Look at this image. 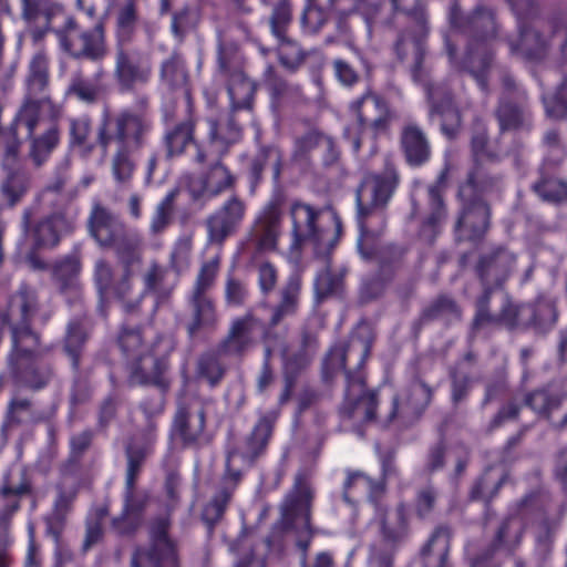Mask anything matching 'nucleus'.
Returning a JSON list of instances; mask_svg holds the SVG:
<instances>
[{"instance_id":"5701e85b","label":"nucleus","mask_w":567,"mask_h":567,"mask_svg":"<svg viewBox=\"0 0 567 567\" xmlns=\"http://www.w3.org/2000/svg\"><path fill=\"white\" fill-rule=\"evenodd\" d=\"M221 158L218 154V158L202 175H184L183 179L193 202L205 204L207 200L235 187L236 176L223 163Z\"/></svg>"},{"instance_id":"39448f33","label":"nucleus","mask_w":567,"mask_h":567,"mask_svg":"<svg viewBox=\"0 0 567 567\" xmlns=\"http://www.w3.org/2000/svg\"><path fill=\"white\" fill-rule=\"evenodd\" d=\"M517 267V255L507 246L495 245L482 251L474 265L473 274L480 286L474 299V316L470 324V337L488 327L494 318L491 302L494 293L504 291Z\"/></svg>"},{"instance_id":"423d86ee","label":"nucleus","mask_w":567,"mask_h":567,"mask_svg":"<svg viewBox=\"0 0 567 567\" xmlns=\"http://www.w3.org/2000/svg\"><path fill=\"white\" fill-rule=\"evenodd\" d=\"M117 340L123 353L133 361L130 382L138 385H154L162 392H166L171 386L169 358L176 350V340L165 334L155 338L147 350V355L152 359L151 367L143 362L145 351L140 327L123 324Z\"/></svg>"},{"instance_id":"e2e57ef3","label":"nucleus","mask_w":567,"mask_h":567,"mask_svg":"<svg viewBox=\"0 0 567 567\" xmlns=\"http://www.w3.org/2000/svg\"><path fill=\"white\" fill-rule=\"evenodd\" d=\"M94 435L93 430L85 429L70 437V455L60 466V471L65 474H80L82 456L91 447Z\"/></svg>"},{"instance_id":"9b49d317","label":"nucleus","mask_w":567,"mask_h":567,"mask_svg":"<svg viewBox=\"0 0 567 567\" xmlns=\"http://www.w3.org/2000/svg\"><path fill=\"white\" fill-rule=\"evenodd\" d=\"M61 50L75 60L103 61L107 53L105 22L100 19L92 28L83 29L78 20L69 16L63 25L54 30Z\"/></svg>"},{"instance_id":"4d7b16f0","label":"nucleus","mask_w":567,"mask_h":567,"mask_svg":"<svg viewBox=\"0 0 567 567\" xmlns=\"http://www.w3.org/2000/svg\"><path fill=\"white\" fill-rule=\"evenodd\" d=\"M230 99L231 112L239 110L251 111L254 107L257 85L245 73L224 80Z\"/></svg>"},{"instance_id":"680f3d73","label":"nucleus","mask_w":567,"mask_h":567,"mask_svg":"<svg viewBox=\"0 0 567 567\" xmlns=\"http://www.w3.org/2000/svg\"><path fill=\"white\" fill-rule=\"evenodd\" d=\"M92 134V120L89 115L71 117L69 120L68 135L69 146L72 150H79L85 155L91 154L97 146L96 141L90 142Z\"/></svg>"},{"instance_id":"c756f323","label":"nucleus","mask_w":567,"mask_h":567,"mask_svg":"<svg viewBox=\"0 0 567 567\" xmlns=\"http://www.w3.org/2000/svg\"><path fill=\"white\" fill-rule=\"evenodd\" d=\"M277 417L278 414L276 412L262 414L251 432L246 436L243 444L228 451L226 463L230 457V467H233L234 458L240 456L243 461L250 466L256 460L262 456L271 439Z\"/></svg>"},{"instance_id":"6ab92c4d","label":"nucleus","mask_w":567,"mask_h":567,"mask_svg":"<svg viewBox=\"0 0 567 567\" xmlns=\"http://www.w3.org/2000/svg\"><path fill=\"white\" fill-rule=\"evenodd\" d=\"M34 207H25L21 216V228L35 249L55 247L63 235L74 229V220L62 209L34 219Z\"/></svg>"},{"instance_id":"f8f14e48","label":"nucleus","mask_w":567,"mask_h":567,"mask_svg":"<svg viewBox=\"0 0 567 567\" xmlns=\"http://www.w3.org/2000/svg\"><path fill=\"white\" fill-rule=\"evenodd\" d=\"M42 340L11 344L8 368L13 382L31 391L47 388L55 377L54 365L40 361Z\"/></svg>"},{"instance_id":"de8ad7c7","label":"nucleus","mask_w":567,"mask_h":567,"mask_svg":"<svg viewBox=\"0 0 567 567\" xmlns=\"http://www.w3.org/2000/svg\"><path fill=\"white\" fill-rule=\"evenodd\" d=\"M104 72L101 70L94 79L87 78L82 70L74 71L65 89V96L74 99L86 105L96 104L104 94V87L100 79Z\"/></svg>"},{"instance_id":"69168bd1","label":"nucleus","mask_w":567,"mask_h":567,"mask_svg":"<svg viewBox=\"0 0 567 567\" xmlns=\"http://www.w3.org/2000/svg\"><path fill=\"white\" fill-rule=\"evenodd\" d=\"M152 449L137 444L134 440H127L124 446L126 468L125 484H136L143 466L148 456L153 454Z\"/></svg>"},{"instance_id":"f3484780","label":"nucleus","mask_w":567,"mask_h":567,"mask_svg":"<svg viewBox=\"0 0 567 567\" xmlns=\"http://www.w3.org/2000/svg\"><path fill=\"white\" fill-rule=\"evenodd\" d=\"M42 111L17 112L16 124L25 128L27 154L25 158L33 168L43 167L61 143L62 132L60 126L61 117H53L49 114L48 126L38 132L41 122Z\"/></svg>"},{"instance_id":"bf43d9fd","label":"nucleus","mask_w":567,"mask_h":567,"mask_svg":"<svg viewBox=\"0 0 567 567\" xmlns=\"http://www.w3.org/2000/svg\"><path fill=\"white\" fill-rule=\"evenodd\" d=\"M226 357L219 352V347L203 352L196 362L197 377L207 381V383L214 388L218 385L224 379L227 367L221 361V358Z\"/></svg>"},{"instance_id":"c9c22d12","label":"nucleus","mask_w":567,"mask_h":567,"mask_svg":"<svg viewBox=\"0 0 567 567\" xmlns=\"http://www.w3.org/2000/svg\"><path fill=\"white\" fill-rule=\"evenodd\" d=\"M400 151L410 167L425 165L432 155V147L426 133L415 122H405L399 133Z\"/></svg>"},{"instance_id":"412c9836","label":"nucleus","mask_w":567,"mask_h":567,"mask_svg":"<svg viewBox=\"0 0 567 567\" xmlns=\"http://www.w3.org/2000/svg\"><path fill=\"white\" fill-rule=\"evenodd\" d=\"M286 204V193L281 188H276L255 218L249 237L257 252L275 251L277 249L282 230Z\"/></svg>"},{"instance_id":"49530a36","label":"nucleus","mask_w":567,"mask_h":567,"mask_svg":"<svg viewBox=\"0 0 567 567\" xmlns=\"http://www.w3.org/2000/svg\"><path fill=\"white\" fill-rule=\"evenodd\" d=\"M159 83L168 91H184L188 93L189 71L184 55L173 51L159 64Z\"/></svg>"},{"instance_id":"72a5a7b5","label":"nucleus","mask_w":567,"mask_h":567,"mask_svg":"<svg viewBox=\"0 0 567 567\" xmlns=\"http://www.w3.org/2000/svg\"><path fill=\"white\" fill-rule=\"evenodd\" d=\"M240 480L241 472L237 468L230 467L229 458L227 462V471L223 475L217 492L206 504L202 513V519L207 527L209 536H212L215 526L223 519L226 508Z\"/></svg>"},{"instance_id":"cd10ccee","label":"nucleus","mask_w":567,"mask_h":567,"mask_svg":"<svg viewBox=\"0 0 567 567\" xmlns=\"http://www.w3.org/2000/svg\"><path fill=\"white\" fill-rule=\"evenodd\" d=\"M113 76L121 92H131L136 84L148 82L152 70L142 61L141 52L132 47L115 48Z\"/></svg>"},{"instance_id":"6e6552de","label":"nucleus","mask_w":567,"mask_h":567,"mask_svg":"<svg viewBox=\"0 0 567 567\" xmlns=\"http://www.w3.org/2000/svg\"><path fill=\"white\" fill-rule=\"evenodd\" d=\"M557 298L540 293L532 302L517 303L509 293H504L502 305L488 327H505L508 330L532 329L537 334L553 330L558 320Z\"/></svg>"},{"instance_id":"a878e982","label":"nucleus","mask_w":567,"mask_h":567,"mask_svg":"<svg viewBox=\"0 0 567 567\" xmlns=\"http://www.w3.org/2000/svg\"><path fill=\"white\" fill-rule=\"evenodd\" d=\"M262 326V321L252 310L234 318L227 333L219 340V352L235 358H244L246 353L257 344L256 331Z\"/></svg>"},{"instance_id":"ea45409f","label":"nucleus","mask_w":567,"mask_h":567,"mask_svg":"<svg viewBox=\"0 0 567 567\" xmlns=\"http://www.w3.org/2000/svg\"><path fill=\"white\" fill-rule=\"evenodd\" d=\"M91 236L102 247H111L112 243L125 230L124 224L106 207L95 204L89 217Z\"/></svg>"},{"instance_id":"aec40b11","label":"nucleus","mask_w":567,"mask_h":567,"mask_svg":"<svg viewBox=\"0 0 567 567\" xmlns=\"http://www.w3.org/2000/svg\"><path fill=\"white\" fill-rule=\"evenodd\" d=\"M291 219V251H300L306 244L313 245L316 250L332 248L333 243L326 229L319 225L321 209L295 199L289 207Z\"/></svg>"},{"instance_id":"7ed1b4c3","label":"nucleus","mask_w":567,"mask_h":567,"mask_svg":"<svg viewBox=\"0 0 567 567\" xmlns=\"http://www.w3.org/2000/svg\"><path fill=\"white\" fill-rule=\"evenodd\" d=\"M153 128L151 101L146 94L135 97L134 104L112 113L105 107L96 125V145L107 153L112 145L111 173L115 183L128 187L137 167L134 154L147 143Z\"/></svg>"},{"instance_id":"f03ea898","label":"nucleus","mask_w":567,"mask_h":567,"mask_svg":"<svg viewBox=\"0 0 567 567\" xmlns=\"http://www.w3.org/2000/svg\"><path fill=\"white\" fill-rule=\"evenodd\" d=\"M375 339L373 328L361 321L347 340L337 342L327 353L322 363V380L330 383L343 371L346 375L344 400L339 413L343 419L361 423L379 422L378 392L369 390L362 369L368 360Z\"/></svg>"},{"instance_id":"6e6d98bb","label":"nucleus","mask_w":567,"mask_h":567,"mask_svg":"<svg viewBox=\"0 0 567 567\" xmlns=\"http://www.w3.org/2000/svg\"><path fill=\"white\" fill-rule=\"evenodd\" d=\"M138 25V13L133 1L120 7L115 13V48L131 47Z\"/></svg>"},{"instance_id":"b1692460","label":"nucleus","mask_w":567,"mask_h":567,"mask_svg":"<svg viewBox=\"0 0 567 567\" xmlns=\"http://www.w3.org/2000/svg\"><path fill=\"white\" fill-rule=\"evenodd\" d=\"M206 411L195 401H182L174 415L172 434L179 439L184 447H199L208 441L205 435Z\"/></svg>"},{"instance_id":"603ef678","label":"nucleus","mask_w":567,"mask_h":567,"mask_svg":"<svg viewBox=\"0 0 567 567\" xmlns=\"http://www.w3.org/2000/svg\"><path fill=\"white\" fill-rule=\"evenodd\" d=\"M427 207L429 213L420 231L425 239L433 241L447 218V207L443 195L434 188H427Z\"/></svg>"},{"instance_id":"393cba45","label":"nucleus","mask_w":567,"mask_h":567,"mask_svg":"<svg viewBox=\"0 0 567 567\" xmlns=\"http://www.w3.org/2000/svg\"><path fill=\"white\" fill-rule=\"evenodd\" d=\"M247 203L240 196H229L215 213L206 219L207 237L212 245L221 246L243 224Z\"/></svg>"},{"instance_id":"ddd939ff","label":"nucleus","mask_w":567,"mask_h":567,"mask_svg":"<svg viewBox=\"0 0 567 567\" xmlns=\"http://www.w3.org/2000/svg\"><path fill=\"white\" fill-rule=\"evenodd\" d=\"M434 390L421 378H414L380 411V424L400 430L416 424L432 403Z\"/></svg>"},{"instance_id":"4468645a","label":"nucleus","mask_w":567,"mask_h":567,"mask_svg":"<svg viewBox=\"0 0 567 567\" xmlns=\"http://www.w3.org/2000/svg\"><path fill=\"white\" fill-rule=\"evenodd\" d=\"M40 307L37 289L28 284H21L9 296L7 307L0 313V320L8 327L11 344L42 340L41 333L32 326Z\"/></svg>"},{"instance_id":"20e7f679","label":"nucleus","mask_w":567,"mask_h":567,"mask_svg":"<svg viewBox=\"0 0 567 567\" xmlns=\"http://www.w3.org/2000/svg\"><path fill=\"white\" fill-rule=\"evenodd\" d=\"M450 31L445 34V49L452 62L457 60L455 37H466L463 68L476 80L485 93L489 91L488 71L494 51L491 42L497 38L499 25L496 10L484 3H477L468 13L463 12L458 1H453L449 10Z\"/></svg>"},{"instance_id":"bb28decb","label":"nucleus","mask_w":567,"mask_h":567,"mask_svg":"<svg viewBox=\"0 0 567 567\" xmlns=\"http://www.w3.org/2000/svg\"><path fill=\"white\" fill-rule=\"evenodd\" d=\"M426 97L429 105V120H440L442 134L454 140L462 128V114L454 101L453 93L440 85H429L426 87Z\"/></svg>"},{"instance_id":"79ce46f5","label":"nucleus","mask_w":567,"mask_h":567,"mask_svg":"<svg viewBox=\"0 0 567 567\" xmlns=\"http://www.w3.org/2000/svg\"><path fill=\"white\" fill-rule=\"evenodd\" d=\"M168 269L156 260H152L142 276L143 280V295H151L154 298V309L156 312L158 308L167 305L171 301L174 284L167 281Z\"/></svg>"},{"instance_id":"473e14b6","label":"nucleus","mask_w":567,"mask_h":567,"mask_svg":"<svg viewBox=\"0 0 567 567\" xmlns=\"http://www.w3.org/2000/svg\"><path fill=\"white\" fill-rule=\"evenodd\" d=\"M524 403L539 417L549 421L555 429L567 426V394L537 389L525 395Z\"/></svg>"},{"instance_id":"37998d69","label":"nucleus","mask_w":567,"mask_h":567,"mask_svg":"<svg viewBox=\"0 0 567 567\" xmlns=\"http://www.w3.org/2000/svg\"><path fill=\"white\" fill-rule=\"evenodd\" d=\"M262 83L270 96L271 107L275 110L297 102L302 96L301 87L286 80L271 64H268L264 71Z\"/></svg>"},{"instance_id":"7c9ffc66","label":"nucleus","mask_w":567,"mask_h":567,"mask_svg":"<svg viewBox=\"0 0 567 567\" xmlns=\"http://www.w3.org/2000/svg\"><path fill=\"white\" fill-rule=\"evenodd\" d=\"M505 189V175L483 162L473 165L457 190L466 192L472 197L501 198Z\"/></svg>"},{"instance_id":"2eb2a0df","label":"nucleus","mask_w":567,"mask_h":567,"mask_svg":"<svg viewBox=\"0 0 567 567\" xmlns=\"http://www.w3.org/2000/svg\"><path fill=\"white\" fill-rule=\"evenodd\" d=\"M23 84L24 95L18 112L47 110L53 117H62L63 106L50 95V56L44 48L30 56Z\"/></svg>"},{"instance_id":"58836bf2","label":"nucleus","mask_w":567,"mask_h":567,"mask_svg":"<svg viewBox=\"0 0 567 567\" xmlns=\"http://www.w3.org/2000/svg\"><path fill=\"white\" fill-rule=\"evenodd\" d=\"M302 281L300 275H291L278 290V300L269 308L271 326H281L295 317L300 307Z\"/></svg>"},{"instance_id":"9d476101","label":"nucleus","mask_w":567,"mask_h":567,"mask_svg":"<svg viewBox=\"0 0 567 567\" xmlns=\"http://www.w3.org/2000/svg\"><path fill=\"white\" fill-rule=\"evenodd\" d=\"M499 84L501 90L493 112L499 132H530L534 116L527 90L506 70L499 74Z\"/></svg>"},{"instance_id":"09e8293b","label":"nucleus","mask_w":567,"mask_h":567,"mask_svg":"<svg viewBox=\"0 0 567 567\" xmlns=\"http://www.w3.org/2000/svg\"><path fill=\"white\" fill-rule=\"evenodd\" d=\"M511 52L530 61H538L546 56L549 49V39L538 29L519 24V42L509 41Z\"/></svg>"},{"instance_id":"dca6fc26","label":"nucleus","mask_w":567,"mask_h":567,"mask_svg":"<svg viewBox=\"0 0 567 567\" xmlns=\"http://www.w3.org/2000/svg\"><path fill=\"white\" fill-rule=\"evenodd\" d=\"M429 32V17L425 7L423 4L413 6L412 11L408 12L405 25L398 33L393 44L399 60L412 61L411 72L415 81L422 80Z\"/></svg>"},{"instance_id":"864d4df0","label":"nucleus","mask_w":567,"mask_h":567,"mask_svg":"<svg viewBox=\"0 0 567 567\" xmlns=\"http://www.w3.org/2000/svg\"><path fill=\"white\" fill-rule=\"evenodd\" d=\"M93 279L101 298H125L132 295L133 290L120 291L118 285L122 281V274L116 278L113 266L105 259H97L94 264Z\"/></svg>"},{"instance_id":"f257e3e1","label":"nucleus","mask_w":567,"mask_h":567,"mask_svg":"<svg viewBox=\"0 0 567 567\" xmlns=\"http://www.w3.org/2000/svg\"><path fill=\"white\" fill-rule=\"evenodd\" d=\"M400 183L398 163L392 154H385L382 169L365 173L355 190L357 220L361 231L358 248L364 259L378 261L377 279L382 285L392 280L401 266L404 251L393 245L373 251L364 247V240L368 236L383 230L384 210Z\"/></svg>"},{"instance_id":"8fccbe9b","label":"nucleus","mask_w":567,"mask_h":567,"mask_svg":"<svg viewBox=\"0 0 567 567\" xmlns=\"http://www.w3.org/2000/svg\"><path fill=\"white\" fill-rule=\"evenodd\" d=\"M144 414V424L137 430L136 437H132L137 444L154 450L157 441L158 420L164 411V398L159 395L155 400H146L140 405Z\"/></svg>"},{"instance_id":"3c124183","label":"nucleus","mask_w":567,"mask_h":567,"mask_svg":"<svg viewBox=\"0 0 567 567\" xmlns=\"http://www.w3.org/2000/svg\"><path fill=\"white\" fill-rule=\"evenodd\" d=\"M207 123L209 126L208 140L212 144L218 146V154L223 157L228 153L231 145L240 141L243 135L241 126L237 123L234 112L224 122L208 118Z\"/></svg>"},{"instance_id":"e433bc0d","label":"nucleus","mask_w":567,"mask_h":567,"mask_svg":"<svg viewBox=\"0 0 567 567\" xmlns=\"http://www.w3.org/2000/svg\"><path fill=\"white\" fill-rule=\"evenodd\" d=\"M463 309L456 299L447 293L434 297L412 323L413 334L417 337L424 326L433 321H443L445 326L461 321Z\"/></svg>"},{"instance_id":"c85d7f7f","label":"nucleus","mask_w":567,"mask_h":567,"mask_svg":"<svg viewBox=\"0 0 567 567\" xmlns=\"http://www.w3.org/2000/svg\"><path fill=\"white\" fill-rule=\"evenodd\" d=\"M374 523L382 543L393 555L395 549L404 543L410 534V523L408 507L404 502H400L394 511L390 512L383 504H377Z\"/></svg>"},{"instance_id":"a211bd4d","label":"nucleus","mask_w":567,"mask_h":567,"mask_svg":"<svg viewBox=\"0 0 567 567\" xmlns=\"http://www.w3.org/2000/svg\"><path fill=\"white\" fill-rule=\"evenodd\" d=\"M313 499V489L305 473H297L293 485L285 496L280 505V524L284 530L296 528L298 519L301 520L302 528L307 532L306 539H298L297 546L305 553L308 550L313 530L311 527V504Z\"/></svg>"},{"instance_id":"4c0bfd02","label":"nucleus","mask_w":567,"mask_h":567,"mask_svg":"<svg viewBox=\"0 0 567 567\" xmlns=\"http://www.w3.org/2000/svg\"><path fill=\"white\" fill-rule=\"evenodd\" d=\"M90 337L91 324L85 312L76 315L68 322L63 337V351L76 373L80 372L81 361Z\"/></svg>"},{"instance_id":"1a4fd4ad","label":"nucleus","mask_w":567,"mask_h":567,"mask_svg":"<svg viewBox=\"0 0 567 567\" xmlns=\"http://www.w3.org/2000/svg\"><path fill=\"white\" fill-rule=\"evenodd\" d=\"M169 511L151 517L146 523L147 544L136 546L131 567H181L178 543L172 536Z\"/></svg>"},{"instance_id":"0e129e2a","label":"nucleus","mask_w":567,"mask_h":567,"mask_svg":"<svg viewBox=\"0 0 567 567\" xmlns=\"http://www.w3.org/2000/svg\"><path fill=\"white\" fill-rule=\"evenodd\" d=\"M24 415L29 416L30 422L40 423L49 419L43 412H35L33 402L28 398L13 396L7 406L6 423L9 426L21 425L25 420Z\"/></svg>"},{"instance_id":"a19ab883","label":"nucleus","mask_w":567,"mask_h":567,"mask_svg":"<svg viewBox=\"0 0 567 567\" xmlns=\"http://www.w3.org/2000/svg\"><path fill=\"white\" fill-rule=\"evenodd\" d=\"M267 165L271 166L274 182L278 185L284 165V154L279 147L274 145L261 146L257 154L250 159L248 165V181L251 194H255L261 183Z\"/></svg>"},{"instance_id":"13d9d810","label":"nucleus","mask_w":567,"mask_h":567,"mask_svg":"<svg viewBox=\"0 0 567 567\" xmlns=\"http://www.w3.org/2000/svg\"><path fill=\"white\" fill-rule=\"evenodd\" d=\"M244 72V58L239 45L233 41L219 40L217 45V74L227 80Z\"/></svg>"},{"instance_id":"c03bdc74","label":"nucleus","mask_w":567,"mask_h":567,"mask_svg":"<svg viewBox=\"0 0 567 567\" xmlns=\"http://www.w3.org/2000/svg\"><path fill=\"white\" fill-rule=\"evenodd\" d=\"M525 527L522 520L514 516L504 518L496 527L486 548L502 556H513L522 544Z\"/></svg>"},{"instance_id":"4be33fe9","label":"nucleus","mask_w":567,"mask_h":567,"mask_svg":"<svg viewBox=\"0 0 567 567\" xmlns=\"http://www.w3.org/2000/svg\"><path fill=\"white\" fill-rule=\"evenodd\" d=\"M460 209L454 224L457 240L481 241L491 227L492 208L486 198L456 192Z\"/></svg>"},{"instance_id":"052dcab7","label":"nucleus","mask_w":567,"mask_h":567,"mask_svg":"<svg viewBox=\"0 0 567 567\" xmlns=\"http://www.w3.org/2000/svg\"><path fill=\"white\" fill-rule=\"evenodd\" d=\"M505 481L506 474L504 472L497 473L493 467L486 468L472 485L468 494L470 499L483 501L488 506L498 494Z\"/></svg>"},{"instance_id":"774afa93","label":"nucleus","mask_w":567,"mask_h":567,"mask_svg":"<svg viewBox=\"0 0 567 567\" xmlns=\"http://www.w3.org/2000/svg\"><path fill=\"white\" fill-rule=\"evenodd\" d=\"M81 261L75 256H66L58 261L52 271V280L56 289L81 285Z\"/></svg>"},{"instance_id":"f704fd0d","label":"nucleus","mask_w":567,"mask_h":567,"mask_svg":"<svg viewBox=\"0 0 567 567\" xmlns=\"http://www.w3.org/2000/svg\"><path fill=\"white\" fill-rule=\"evenodd\" d=\"M173 116L164 114L165 130L161 142L165 158L171 161L185 154L190 145H196V120L189 115L187 118L173 123Z\"/></svg>"},{"instance_id":"2f4dec72","label":"nucleus","mask_w":567,"mask_h":567,"mask_svg":"<svg viewBox=\"0 0 567 567\" xmlns=\"http://www.w3.org/2000/svg\"><path fill=\"white\" fill-rule=\"evenodd\" d=\"M189 316L181 320L189 340L203 330H215L219 322L216 303L209 295L189 292L187 296Z\"/></svg>"},{"instance_id":"5fc2aeb1","label":"nucleus","mask_w":567,"mask_h":567,"mask_svg":"<svg viewBox=\"0 0 567 567\" xmlns=\"http://www.w3.org/2000/svg\"><path fill=\"white\" fill-rule=\"evenodd\" d=\"M6 176L0 190L10 207L16 206L27 195L31 186V176L24 168H3Z\"/></svg>"},{"instance_id":"a18cd8bd","label":"nucleus","mask_w":567,"mask_h":567,"mask_svg":"<svg viewBox=\"0 0 567 567\" xmlns=\"http://www.w3.org/2000/svg\"><path fill=\"white\" fill-rule=\"evenodd\" d=\"M452 529L447 525H439L421 548L423 567H449L447 558L451 548Z\"/></svg>"},{"instance_id":"0eeeda50","label":"nucleus","mask_w":567,"mask_h":567,"mask_svg":"<svg viewBox=\"0 0 567 567\" xmlns=\"http://www.w3.org/2000/svg\"><path fill=\"white\" fill-rule=\"evenodd\" d=\"M348 110L354 122L346 127L344 137L355 153L361 150L367 136H370L375 148L378 136L386 133L396 118L390 102L371 87L351 101Z\"/></svg>"},{"instance_id":"338daca9","label":"nucleus","mask_w":567,"mask_h":567,"mask_svg":"<svg viewBox=\"0 0 567 567\" xmlns=\"http://www.w3.org/2000/svg\"><path fill=\"white\" fill-rule=\"evenodd\" d=\"M60 481L56 484L58 495L54 501L53 512L66 516L79 492L78 481L80 474H65L63 471H60Z\"/></svg>"}]
</instances>
